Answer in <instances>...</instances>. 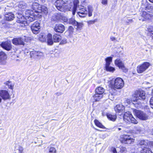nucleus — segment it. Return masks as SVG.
Returning a JSON list of instances; mask_svg holds the SVG:
<instances>
[{"label": "nucleus", "instance_id": "nucleus-1", "mask_svg": "<svg viewBox=\"0 0 153 153\" xmlns=\"http://www.w3.org/2000/svg\"><path fill=\"white\" fill-rule=\"evenodd\" d=\"M30 4H28L23 2H21L19 3V10L21 11H25V15H22L20 13H18L17 22L23 24L25 20L27 22H32L36 19V15L33 13V6H34L33 5V3H34V0H30Z\"/></svg>", "mask_w": 153, "mask_h": 153}, {"label": "nucleus", "instance_id": "nucleus-2", "mask_svg": "<svg viewBox=\"0 0 153 153\" xmlns=\"http://www.w3.org/2000/svg\"><path fill=\"white\" fill-rule=\"evenodd\" d=\"M119 117L120 119L123 118L124 121L127 124H130L131 123L137 124L138 123L137 121L133 117L131 113L129 111L126 112L124 114H122Z\"/></svg>", "mask_w": 153, "mask_h": 153}, {"label": "nucleus", "instance_id": "nucleus-3", "mask_svg": "<svg viewBox=\"0 0 153 153\" xmlns=\"http://www.w3.org/2000/svg\"><path fill=\"white\" fill-rule=\"evenodd\" d=\"M55 5L58 10L62 12H65L68 8L67 1L63 0H56L55 3Z\"/></svg>", "mask_w": 153, "mask_h": 153}, {"label": "nucleus", "instance_id": "nucleus-4", "mask_svg": "<svg viewBox=\"0 0 153 153\" xmlns=\"http://www.w3.org/2000/svg\"><path fill=\"white\" fill-rule=\"evenodd\" d=\"M120 140L122 143L129 145L134 142V139L130 135L124 134L120 136Z\"/></svg>", "mask_w": 153, "mask_h": 153}, {"label": "nucleus", "instance_id": "nucleus-5", "mask_svg": "<svg viewBox=\"0 0 153 153\" xmlns=\"http://www.w3.org/2000/svg\"><path fill=\"white\" fill-rule=\"evenodd\" d=\"M134 114L140 119L146 120L149 119V115L146 113L136 109L133 110Z\"/></svg>", "mask_w": 153, "mask_h": 153}, {"label": "nucleus", "instance_id": "nucleus-6", "mask_svg": "<svg viewBox=\"0 0 153 153\" xmlns=\"http://www.w3.org/2000/svg\"><path fill=\"white\" fill-rule=\"evenodd\" d=\"M28 38L25 36L13 38L12 40L13 44L16 45H25L24 41L27 42Z\"/></svg>", "mask_w": 153, "mask_h": 153}, {"label": "nucleus", "instance_id": "nucleus-7", "mask_svg": "<svg viewBox=\"0 0 153 153\" xmlns=\"http://www.w3.org/2000/svg\"><path fill=\"white\" fill-rule=\"evenodd\" d=\"M150 65L148 62H145L140 64L137 67V71L139 74L144 73L149 68Z\"/></svg>", "mask_w": 153, "mask_h": 153}, {"label": "nucleus", "instance_id": "nucleus-8", "mask_svg": "<svg viewBox=\"0 0 153 153\" xmlns=\"http://www.w3.org/2000/svg\"><path fill=\"white\" fill-rule=\"evenodd\" d=\"M76 12L78 16L81 18H84L87 15L88 11L86 8L82 6H78Z\"/></svg>", "mask_w": 153, "mask_h": 153}, {"label": "nucleus", "instance_id": "nucleus-9", "mask_svg": "<svg viewBox=\"0 0 153 153\" xmlns=\"http://www.w3.org/2000/svg\"><path fill=\"white\" fill-rule=\"evenodd\" d=\"M124 84V82L123 79L120 77H117L114 80V87L115 88L120 89L123 87Z\"/></svg>", "mask_w": 153, "mask_h": 153}, {"label": "nucleus", "instance_id": "nucleus-10", "mask_svg": "<svg viewBox=\"0 0 153 153\" xmlns=\"http://www.w3.org/2000/svg\"><path fill=\"white\" fill-rule=\"evenodd\" d=\"M140 15L142 18H139V20L142 21H144L145 20L151 19L153 18V14L151 13L143 11L140 13Z\"/></svg>", "mask_w": 153, "mask_h": 153}, {"label": "nucleus", "instance_id": "nucleus-11", "mask_svg": "<svg viewBox=\"0 0 153 153\" xmlns=\"http://www.w3.org/2000/svg\"><path fill=\"white\" fill-rule=\"evenodd\" d=\"M39 23L38 22H34L31 26V29L32 32L34 34H37L39 32L40 29Z\"/></svg>", "mask_w": 153, "mask_h": 153}, {"label": "nucleus", "instance_id": "nucleus-12", "mask_svg": "<svg viewBox=\"0 0 153 153\" xmlns=\"http://www.w3.org/2000/svg\"><path fill=\"white\" fill-rule=\"evenodd\" d=\"M0 96L4 100H9L10 98V96L9 93L6 90H0Z\"/></svg>", "mask_w": 153, "mask_h": 153}, {"label": "nucleus", "instance_id": "nucleus-13", "mask_svg": "<svg viewBox=\"0 0 153 153\" xmlns=\"http://www.w3.org/2000/svg\"><path fill=\"white\" fill-rule=\"evenodd\" d=\"M125 107L122 105H117L114 107V110L118 115L121 116L124 111Z\"/></svg>", "mask_w": 153, "mask_h": 153}, {"label": "nucleus", "instance_id": "nucleus-14", "mask_svg": "<svg viewBox=\"0 0 153 153\" xmlns=\"http://www.w3.org/2000/svg\"><path fill=\"white\" fill-rule=\"evenodd\" d=\"M0 45L2 48L7 51L10 50L12 48L10 41L3 42L0 44Z\"/></svg>", "mask_w": 153, "mask_h": 153}, {"label": "nucleus", "instance_id": "nucleus-15", "mask_svg": "<svg viewBox=\"0 0 153 153\" xmlns=\"http://www.w3.org/2000/svg\"><path fill=\"white\" fill-rule=\"evenodd\" d=\"M65 30V26L61 24L57 23L55 25L54 30L56 32L62 33Z\"/></svg>", "mask_w": 153, "mask_h": 153}, {"label": "nucleus", "instance_id": "nucleus-16", "mask_svg": "<svg viewBox=\"0 0 153 153\" xmlns=\"http://www.w3.org/2000/svg\"><path fill=\"white\" fill-rule=\"evenodd\" d=\"M135 94L137 95L139 100H144L146 98V94L145 92L142 90H139L135 91Z\"/></svg>", "mask_w": 153, "mask_h": 153}, {"label": "nucleus", "instance_id": "nucleus-17", "mask_svg": "<svg viewBox=\"0 0 153 153\" xmlns=\"http://www.w3.org/2000/svg\"><path fill=\"white\" fill-rule=\"evenodd\" d=\"M115 65L118 67L119 68L123 70L125 69L124 62L120 59L117 58L114 62Z\"/></svg>", "mask_w": 153, "mask_h": 153}, {"label": "nucleus", "instance_id": "nucleus-18", "mask_svg": "<svg viewBox=\"0 0 153 153\" xmlns=\"http://www.w3.org/2000/svg\"><path fill=\"white\" fill-rule=\"evenodd\" d=\"M7 59V56L6 53L4 52L1 51L0 52V62L2 65L6 64V60Z\"/></svg>", "mask_w": 153, "mask_h": 153}, {"label": "nucleus", "instance_id": "nucleus-19", "mask_svg": "<svg viewBox=\"0 0 153 153\" xmlns=\"http://www.w3.org/2000/svg\"><path fill=\"white\" fill-rule=\"evenodd\" d=\"M79 1L78 0H74V6L73 8L71 9V11L73 15H74L76 11V9H78V7L80 6L79 4Z\"/></svg>", "mask_w": 153, "mask_h": 153}, {"label": "nucleus", "instance_id": "nucleus-20", "mask_svg": "<svg viewBox=\"0 0 153 153\" xmlns=\"http://www.w3.org/2000/svg\"><path fill=\"white\" fill-rule=\"evenodd\" d=\"M14 18V15L12 13H8L5 14V19L7 21H11L13 20Z\"/></svg>", "mask_w": 153, "mask_h": 153}, {"label": "nucleus", "instance_id": "nucleus-21", "mask_svg": "<svg viewBox=\"0 0 153 153\" xmlns=\"http://www.w3.org/2000/svg\"><path fill=\"white\" fill-rule=\"evenodd\" d=\"M149 142L148 140H142L140 141L139 143V145L141 146L142 149L144 148H149L148 145Z\"/></svg>", "mask_w": 153, "mask_h": 153}, {"label": "nucleus", "instance_id": "nucleus-22", "mask_svg": "<svg viewBox=\"0 0 153 153\" xmlns=\"http://www.w3.org/2000/svg\"><path fill=\"white\" fill-rule=\"evenodd\" d=\"M103 96L102 94L95 93V94L93 95V97L95 101H98Z\"/></svg>", "mask_w": 153, "mask_h": 153}, {"label": "nucleus", "instance_id": "nucleus-23", "mask_svg": "<svg viewBox=\"0 0 153 153\" xmlns=\"http://www.w3.org/2000/svg\"><path fill=\"white\" fill-rule=\"evenodd\" d=\"M47 40L48 44L51 45L53 44V41L52 39V35L50 33H48L47 36Z\"/></svg>", "mask_w": 153, "mask_h": 153}, {"label": "nucleus", "instance_id": "nucleus-24", "mask_svg": "<svg viewBox=\"0 0 153 153\" xmlns=\"http://www.w3.org/2000/svg\"><path fill=\"white\" fill-rule=\"evenodd\" d=\"M104 91L105 90L103 88L101 87H99L95 89V93L103 95Z\"/></svg>", "mask_w": 153, "mask_h": 153}, {"label": "nucleus", "instance_id": "nucleus-25", "mask_svg": "<svg viewBox=\"0 0 153 153\" xmlns=\"http://www.w3.org/2000/svg\"><path fill=\"white\" fill-rule=\"evenodd\" d=\"M74 30V28L72 27H69L68 30L65 33V35L66 36H71L73 33Z\"/></svg>", "mask_w": 153, "mask_h": 153}, {"label": "nucleus", "instance_id": "nucleus-26", "mask_svg": "<svg viewBox=\"0 0 153 153\" xmlns=\"http://www.w3.org/2000/svg\"><path fill=\"white\" fill-rule=\"evenodd\" d=\"M52 18L55 21L57 22L60 20L62 19V16L59 13H55L53 16Z\"/></svg>", "mask_w": 153, "mask_h": 153}, {"label": "nucleus", "instance_id": "nucleus-27", "mask_svg": "<svg viewBox=\"0 0 153 153\" xmlns=\"http://www.w3.org/2000/svg\"><path fill=\"white\" fill-rule=\"evenodd\" d=\"M61 36L57 34H55L53 36V39L54 42H58L61 40Z\"/></svg>", "mask_w": 153, "mask_h": 153}, {"label": "nucleus", "instance_id": "nucleus-28", "mask_svg": "<svg viewBox=\"0 0 153 153\" xmlns=\"http://www.w3.org/2000/svg\"><path fill=\"white\" fill-rule=\"evenodd\" d=\"M83 24L82 22H77V24H76L75 26L76 27H75L76 31H80L82 27H83Z\"/></svg>", "mask_w": 153, "mask_h": 153}, {"label": "nucleus", "instance_id": "nucleus-29", "mask_svg": "<svg viewBox=\"0 0 153 153\" xmlns=\"http://www.w3.org/2000/svg\"><path fill=\"white\" fill-rule=\"evenodd\" d=\"M112 57H107L105 59V66L110 65L111 62H112Z\"/></svg>", "mask_w": 153, "mask_h": 153}, {"label": "nucleus", "instance_id": "nucleus-30", "mask_svg": "<svg viewBox=\"0 0 153 153\" xmlns=\"http://www.w3.org/2000/svg\"><path fill=\"white\" fill-rule=\"evenodd\" d=\"M4 84L8 86V88L11 89H13L14 86V84L10 81H8L5 82Z\"/></svg>", "mask_w": 153, "mask_h": 153}, {"label": "nucleus", "instance_id": "nucleus-31", "mask_svg": "<svg viewBox=\"0 0 153 153\" xmlns=\"http://www.w3.org/2000/svg\"><path fill=\"white\" fill-rule=\"evenodd\" d=\"M30 54L34 55V56H42L43 55V53L39 51H32L30 52Z\"/></svg>", "mask_w": 153, "mask_h": 153}, {"label": "nucleus", "instance_id": "nucleus-32", "mask_svg": "<svg viewBox=\"0 0 153 153\" xmlns=\"http://www.w3.org/2000/svg\"><path fill=\"white\" fill-rule=\"evenodd\" d=\"M108 118L110 120L114 121L117 118V116L116 115H113L111 114H108L107 115Z\"/></svg>", "mask_w": 153, "mask_h": 153}, {"label": "nucleus", "instance_id": "nucleus-33", "mask_svg": "<svg viewBox=\"0 0 153 153\" xmlns=\"http://www.w3.org/2000/svg\"><path fill=\"white\" fill-rule=\"evenodd\" d=\"M105 68L107 71L110 72H113L115 70V68L110 66V65L105 66Z\"/></svg>", "mask_w": 153, "mask_h": 153}, {"label": "nucleus", "instance_id": "nucleus-34", "mask_svg": "<svg viewBox=\"0 0 153 153\" xmlns=\"http://www.w3.org/2000/svg\"><path fill=\"white\" fill-rule=\"evenodd\" d=\"M140 153H153L149 148H144L140 150Z\"/></svg>", "mask_w": 153, "mask_h": 153}, {"label": "nucleus", "instance_id": "nucleus-35", "mask_svg": "<svg viewBox=\"0 0 153 153\" xmlns=\"http://www.w3.org/2000/svg\"><path fill=\"white\" fill-rule=\"evenodd\" d=\"M94 123L95 125L99 127L102 128H105V127L100 123L98 120H94Z\"/></svg>", "mask_w": 153, "mask_h": 153}, {"label": "nucleus", "instance_id": "nucleus-36", "mask_svg": "<svg viewBox=\"0 0 153 153\" xmlns=\"http://www.w3.org/2000/svg\"><path fill=\"white\" fill-rule=\"evenodd\" d=\"M137 96V95L135 94V93L134 95H133L131 100V101L133 104L134 105H136V102H137V101H138L139 100L138 97Z\"/></svg>", "mask_w": 153, "mask_h": 153}, {"label": "nucleus", "instance_id": "nucleus-37", "mask_svg": "<svg viewBox=\"0 0 153 153\" xmlns=\"http://www.w3.org/2000/svg\"><path fill=\"white\" fill-rule=\"evenodd\" d=\"M39 40L42 42H46L47 38L43 34H41L40 35Z\"/></svg>", "mask_w": 153, "mask_h": 153}, {"label": "nucleus", "instance_id": "nucleus-38", "mask_svg": "<svg viewBox=\"0 0 153 153\" xmlns=\"http://www.w3.org/2000/svg\"><path fill=\"white\" fill-rule=\"evenodd\" d=\"M88 15L89 17L91 16L92 14V13L93 11V7L90 5L88 6Z\"/></svg>", "mask_w": 153, "mask_h": 153}, {"label": "nucleus", "instance_id": "nucleus-39", "mask_svg": "<svg viewBox=\"0 0 153 153\" xmlns=\"http://www.w3.org/2000/svg\"><path fill=\"white\" fill-rule=\"evenodd\" d=\"M68 22L70 24L72 25L75 26L76 24H77V22L73 18L69 19Z\"/></svg>", "mask_w": 153, "mask_h": 153}, {"label": "nucleus", "instance_id": "nucleus-40", "mask_svg": "<svg viewBox=\"0 0 153 153\" xmlns=\"http://www.w3.org/2000/svg\"><path fill=\"white\" fill-rule=\"evenodd\" d=\"M148 31L149 33H148V35L150 36V38L153 39V30L151 29L148 28Z\"/></svg>", "mask_w": 153, "mask_h": 153}, {"label": "nucleus", "instance_id": "nucleus-41", "mask_svg": "<svg viewBox=\"0 0 153 153\" xmlns=\"http://www.w3.org/2000/svg\"><path fill=\"white\" fill-rule=\"evenodd\" d=\"M16 147H17L18 150H19V153H22L23 151V148L22 147L19 145H17L15 146Z\"/></svg>", "mask_w": 153, "mask_h": 153}, {"label": "nucleus", "instance_id": "nucleus-42", "mask_svg": "<svg viewBox=\"0 0 153 153\" xmlns=\"http://www.w3.org/2000/svg\"><path fill=\"white\" fill-rule=\"evenodd\" d=\"M56 149L54 147H51L49 149L48 153H56Z\"/></svg>", "mask_w": 153, "mask_h": 153}, {"label": "nucleus", "instance_id": "nucleus-43", "mask_svg": "<svg viewBox=\"0 0 153 153\" xmlns=\"http://www.w3.org/2000/svg\"><path fill=\"white\" fill-rule=\"evenodd\" d=\"M120 152L121 153H126L127 151L125 147H121L120 148Z\"/></svg>", "mask_w": 153, "mask_h": 153}, {"label": "nucleus", "instance_id": "nucleus-44", "mask_svg": "<svg viewBox=\"0 0 153 153\" xmlns=\"http://www.w3.org/2000/svg\"><path fill=\"white\" fill-rule=\"evenodd\" d=\"M146 10H153V5H151L150 4H149L146 7Z\"/></svg>", "mask_w": 153, "mask_h": 153}, {"label": "nucleus", "instance_id": "nucleus-45", "mask_svg": "<svg viewBox=\"0 0 153 153\" xmlns=\"http://www.w3.org/2000/svg\"><path fill=\"white\" fill-rule=\"evenodd\" d=\"M152 93L153 94V89H152ZM150 103L151 107L153 109V96L152 97L150 100Z\"/></svg>", "mask_w": 153, "mask_h": 153}, {"label": "nucleus", "instance_id": "nucleus-46", "mask_svg": "<svg viewBox=\"0 0 153 153\" xmlns=\"http://www.w3.org/2000/svg\"><path fill=\"white\" fill-rule=\"evenodd\" d=\"M96 22V20H90L88 21H87V23L88 25H91V24H94Z\"/></svg>", "mask_w": 153, "mask_h": 153}, {"label": "nucleus", "instance_id": "nucleus-47", "mask_svg": "<svg viewBox=\"0 0 153 153\" xmlns=\"http://www.w3.org/2000/svg\"><path fill=\"white\" fill-rule=\"evenodd\" d=\"M136 104L134 105L137 108H138V107H140L141 106L140 102L139 101H137V102H136Z\"/></svg>", "mask_w": 153, "mask_h": 153}, {"label": "nucleus", "instance_id": "nucleus-48", "mask_svg": "<svg viewBox=\"0 0 153 153\" xmlns=\"http://www.w3.org/2000/svg\"><path fill=\"white\" fill-rule=\"evenodd\" d=\"M108 0H102L101 3L103 5H106L107 4Z\"/></svg>", "mask_w": 153, "mask_h": 153}, {"label": "nucleus", "instance_id": "nucleus-49", "mask_svg": "<svg viewBox=\"0 0 153 153\" xmlns=\"http://www.w3.org/2000/svg\"><path fill=\"white\" fill-rule=\"evenodd\" d=\"M111 151L113 153H117L116 149L114 147L111 148Z\"/></svg>", "mask_w": 153, "mask_h": 153}, {"label": "nucleus", "instance_id": "nucleus-50", "mask_svg": "<svg viewBox=\"0 0 153 153\" xmlns=\"http://www.w3.org/2000/svg\"><path fill=\"white\" fill-rule=\"evenodd\" d=\"M110 39L112 41H114L116 40V39L115 37L111 36L110 37Z\"/></svg>", "mask_w": 153, "mask_h": 153}, {"label": "nucleus", "instance_id": "nucleus-51", "mask_svg": "<svg viewBox=\"0 0 153 153\" xmlns=\"http://www.w3.org/2000/svg\"><path fill=\"white\" fill-rule=\"evenodd\" d=\"M132 22V19H130V20H128L127 21H126V23L128 24H130V23H131Z\"/></svg>", "mask_w": 153, "mask_h": 153}, {"label": "nucleus", "instance_id": "nucleus-52", "mask_svg": "<svg viewBox=\"0 0 153 153\" xmlns=\"http://www.w3.org/2000/svg\"><path fill=\"white\" fill-rule=\"evenodd\" d=\"M126 102L128 104H129L131 102V100L129 99H127L126 100Z\"/></svg>", "mask_w": 153, "mask_h": 153}, {"label": "nucleus", "instance_id": "nucleus-53", "mask_svg": "<svg viewBox=\"0 0 153 153\" xmlns=\"http://www.w3.org/2000/svg\"><path fill=\"white\" fill-rule=\"evenodd\" d=\"M66 43V40H65L64 41L63 40L61 42V43Z\"/></svg>", "mask_w": 153, "mask_h": 153}, {"label": "nucleus", "instance_id": "nucleus-54", "mask_svg": "<svg viewBox=\"0 0 153 153\" xmlns=\"http://www.w3.org/2000/svg\"><path fill=\"white\" fill-rule=\"evenodd\" d=\"M2 98H1L0 97V103H1L2 102Z\"/></svg>", "mask_w": 153, "mask_h": 153}, {"label": "nucleus", "instance_id": "nucleus-55", "mask_svg": "<svg viewBox=\"0 0 153 153\" xmlns=\"http://www.w3.org/2000/svg\"><path fill=\"white\" fill-rule=\"evenodd\" d=\"M149 1L152 3H153V0H149Z\"/></svg>", "mask_w": 153, "mask_h": 153}, {"label": "nucleus", "instance_id": "nucleus-56", "mask_svg": "<svg viewBox=\"0 0 153 153\" xmlns=\"http://www.w3.org/2000/svg\"><path fill=\"white\" fill-rule=\"evenodd\" d=\"M118 129L119 131H120L122 130V129L121 128H118Z\"/></svg>", "mask_w": 153, "mask_h": 153}, {"label": "nucleus", "instance_id": "nucleus-57", "mask_svg": "<svg viewBox=\"0 0 153 153\" xmlns=\"http://www.w3.org/2000/svg\"><path fill=\"white\" fill-rule=\"evenodd\" d=\"M1 18H2L1 16L0 15V19Z\"/></svg>", "mask_w": 153, "mask_h": 153}, {"label": "nucleus", "instance_id": "nucleus-58", "mask_svg": "<svg viewBox=\"0 0 153 153\" xmlns=\"http://www.w3.org/2000/svg\"><path fill=\"white\" fill-rule=\"evenodd\" d=\"M151 144H152V145H153V142H152V143Z\"/></svg>", "mask_w": 153, "mask_h": 153}, {"label": "nucleus", "instance_id": "nucleus-59", "mask_svg": "<svg viewBox=\"0 0 153 153\" xmlns=\"http://www.w3.org/2000/svg\"><path fill=\"white\" fill-rule=\"evenodd\" d=\"M126 71H127V70H126V69H125V72H126Z\"/></svg>", "mask_w": 153, "mask_h": 153}, {"label": "nucleus", "instance_id": "nucleus-60", "mask_svg": "<svg viewBox=\"0 0 153 153\" xmlns=\"http://www.w3.org/2000/svg\"><path fill=\"white\" fill-rule=\"evenodd\" d=\"M110 94H111V95H112V94H112V93H110Z\"/></svg>", "mask_w": 153, "mask_h": 153}, {"label": "nucleus", "instance_id": "nucleus-61", "mask_svg": "<svg viewBox=\"0 0 153 153\" xmlns=\"http://www.w3.org/2000/svg\"><path fill=\"white\" fill-rule=\"evenodd\" d=\"M96 129V130H97V131H99V130L97 129Z\"/></svg>", "mask_w": 153, "mask_h": 153}, {"label": "nucleus", "instance_id": "nucleus-62", "mask_svg": "<svg viewBox=\"0 0 153 153\" xmlns=\"http://www.w3.org/2000/svg\"><path fill=\"white\" fill-rule=\"evenodd\" d=\"M110 96V94H109V97Z\"/></svg>", "mask_w": 153, "mask_h": 153}]
</instances>
